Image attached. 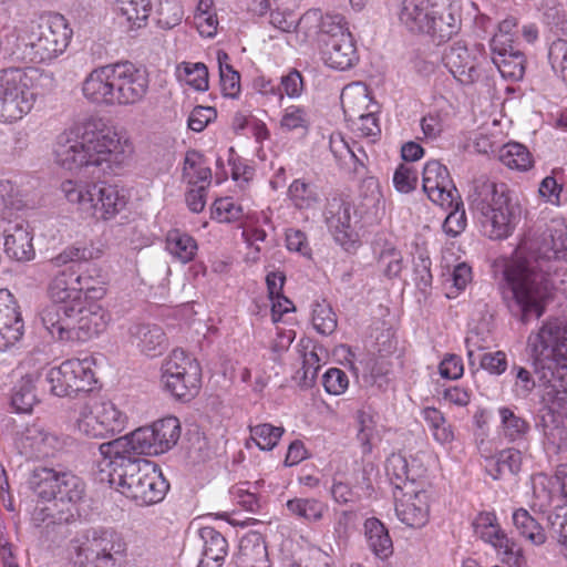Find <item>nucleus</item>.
I'll return each instance as SVG.
<instances>
[{"label":"nucleus","instance_id":"obj_1","mask_svg":"<svg viewBox=\"0 0 567 567\" xmlns=\"http://www.w3.org/2000/svg\"><path fill=\"white\" fill-rule=\"evenodd\" d=\"M567 261V234L550 236L538 255L508 260L503 270L504 299L512 315L524 323L538 319L544 312L543 300L549 290L567 285V271L557 261ZM567 291V287L561 288Z\"/></svg>","mask_w":567,"mask_h":567},{"label":"nucleus","instance_id":"obj_2","mask_svg":"<svg viewBox=\"0 0 567 567\" xmlns=\"http://www.w3.org/2000/svg\"><path fill=\"white\" fill-rule=\"evenodd\" d=\"M133 151L132 143L101 118L89 117L58 135L54 155L56 163L69 171L92 166L104 174H116Z\"/></svg>","mask_w":567,"mask_h":567},{"label":"nucleus","instance_id":"obj_3","mask_svg":"<svg viewBox=\"0 0 567 567\" xmlns=\"http://www.w3.org/2000/svg\"><path fill=\"white\" fill-rule=\"evenodd\" d=\"M29 484L39 497L53 501L49 506L35 508L34 526L43 527L48 536L55 533L50 538L52 542L64 538L65 526L74 520V506L84 497V482L72 472L39 466L33 470Z\"/></svg>","mask_w":567,"mask_h":567},{"label":"nucleus","instance_id":"obj_4","mask_svg":"<svg viewBox=\"0 0 567 567\" xmlns=\"http://www.w3.org/2000/svg\"><path fill=\"white\" fill-rule=\"evenodd\" d=\"M467 203L491 239L507 238L520 215V205L509 187L487 176L472 182Z\"/></svg>","mask_w":567,"mask_h":567},{"label":"nucleus","instance_id":"obj_5","mask_svg":"<svg viewBox=\"0 0 567 567\" xmlns=\"http://www.w3.org/2000/svg\"><path fill=\"white\" fill-rule=\"evenodd\" d=\"M112 487L137 505L148 506L165 497L169 484L157 466L145 458H106L99 462Z\"/></svg>","mask_w":567,"mask_h":567},{"label":"nucleus","instance_id":"obj_6","mask_svg":"<svg viewBox=\"0 0 567 567\" xmlns=\"http://www.w3.org/2000/svg\"><path fill=\"white\" fill-rule=\"evenodd\" d=\"M40 320L51 337L64 342H86L102 333L109 324V315L100 306L49 305L40 312Z\"/></svg>","mask_w":567,"mask_h":567},{"label":"nucleus","instance_id":"obj_7","mask_svg":"<svg viewBox=\"0 0 567 567\" xmlns=\"http://www.w3.org/2000/svg\"><path fill=\"white\" fill-rule=\"evenodd\" d=\"M540 382H567V322L549 319L529 337Z\"/></svg>","mask_w":567,"mask_h":567},{"label":"nucleus","instance_id":"obj_8","mask_svg":"<svg viewBox=\"0 0 567 567\" xmlns=\"http://www.w3.org/2000/svg\"><path fill=\"white\" fill-rule=\"evenodd\" d=\"M72 34L73 31L62 14L42 17L20 37L21 59L31 63L49 62L66 50Z\"/></svg>","mask_w":567,"mask_h":567},{"label":"nucleus","instance_id":"obj_9","mask_svg":"<svg viewBox=\"0 0 567 567\" xmlns=\"http://www.w3.org/2000/svg\"><path fill=\"white\" fill-rule=\"evenodd\" d=\"M74 565L80 567H116L126 553V543L112 528L90 527L76 533L71 540Z\"/></svg>","mask_w":567,"mask_h":567},{"label":"nucleus","instance_id":"obj_10","mask_svg":"<svg viewBox=\"0 0 567 567\" xmlns=\"http://www.w3.org/2000/svg\"><path fill=\"white\" fill-rule=\"evenodd\" d=\"M61 190L69 203L78 205L87 216L110 219L126 205L115 186L99 183H82L72 179L61 184Z\"/></svg>","mask_w":567,"mask_h":567},{"label":"nucleus","instance_id":"obj_11","mask_svg":"<svg viewBox=\"0 0 567 567\" xmlns=\"http://www.w3.org/2000/svg\"><path fill=\"white\" fill-rule=\"evenodd\" d=\"M35 101L32 79L25 70H0V123L12 124L22 120L31 112Z\"/></svg>","mask_w":567,"mask_h":567},{"label":"nucleus","instance_id":"obj_12","mask_svg":"<svg viewBox=\"0 0 567 567\" xmlns=\"http://www.w3.org/2000/svg\"><path fill=\"white\" fill-rule=\"evenodd\" d=\"M161 371V382L174 398L189 401L197 394L202 380L200 367L184 350H173L164 360Z\"/></svg>","mask_w":567,"mask_h":567},{"label":"nucleus","instance_id":"obj_13","mask_svg":"<svg viewBox=\"0 0 567 567\" xmlns=\"http://www.w3.org/2000/svg\"><path fill=\"white\" fill-rule=\"evenodd\" d=\"M118 62L93 69L82 82V94L91 103L121 106Z\"/></svg>","mask_w":567,"mask_h":567},{"label":"nucleus","instance_id":"obj_14","mask_svg":"<svg viewBox=\"0 0 567 567\" xmlns=\"http://www.w3.org/2000/svg\"><path fill=\"white\" fill-rule=\"evenodd\" d=\"M102 460L141 458L140 455H157V443L151 426L140 427L131 434L102 443L99 446Z\"/></svg>","mask_w":567,"mask_h":567},{"label":"nucleus","instance_id":"obj_15","mask_svg":"<svg viewBox=\"0 0 567 567\" xmlns=\"http://www.w3.org/2000/svg\"><path fill=\"white\" fill-rule=\"evenodd\" d=\"M399 519L412 528H421L430 518V494L422 484H408V489L393 492Z\"/></svg>","mask_w":567,"mask_h":567},{"label":"nucleus","instance_id":"obj_16","mask_svg":"<svg viewBox=\"0 0 567 567\" xmlns=\"http://www.w3.org/2000/svg\"><path fill=\"white\" fill-rule=\"evenodd\" d=\"M483 56V44L468 49L465 43L457 41L444 50L442 61L455 79L463 84H471L480 76L477 68Z\"/></svg>","mask_w":567,"mask_h":567},{"label":"nucleus","instance_id":"obj_17","mask_svg":"<svg viewBox=\"0 0 567 567\" xmlns=\"http://www.w3.org/2000/svg\"><path fill=\"white\" fill-rule=\"evenodd\" d=\"M423 190L430 200L440 206H451L458 198L447 168L437 161H430L423 168Z\"/></svg>","mask_w":567,"mask_h":567},{"label":"nucleus","instance_id":"obj_18","mask_svg":"<svg viewBox=\"0 0 567 567\" xmlns=\"http://www.w3.org/2000/svg\"><path fill=\"white\" fill-rule=\"evenodd\" d=\"M21 453L28 457L44 458L55 454L63 446L62 439L41 424L25 427L19 437Z\"/></svg>","mask_w":567,"mask_h":567},{"label":"nucleus","instance_id":"obj_19","mask_svg":"<svg viewBox=\"0 0 567 567\" xmlns=\"http://www.w3.org/2000/svg\"><path fill=\"white\" fill-rule=\"evenodd\" d=\"M321 56L326 65L344 71L354 66L359 55L351 33L334 34L322 39Z\"/></svg>","mask_w":567,"mask_h":567},{"label":"nucleus","instance_id":"obj_20","mask_svg":"<svg viewBox=\"0 0 567 567\" xmlns=\"http://www.w3.org/2000/svg\"><path fill=\"white\" fill-rule=\"evenodd\" d=\"M82 281V274H78L73 267L52 272L47 286V296L51 305H79Z\"/></svg>","mask_w":567,"mask_h":567},{"label":"nucleus","instance_id":"obj_21","mask_svg":"<svg viewBox=\"0 0 567 567\" xmlns=\"http://www.w3.org/2000/svg\"><path fill=\"white\" fill-rule=\"evenodd\" d=\"M118 82L121 106H132L141 103L148 92L147 73L130 61L118 62Z\"/></svg>","mask_w":567,"mask_h":567},{"label":"nucleus","instance_id":"obj_22","mask_svg":"<svg viewBox=\"0 0 567 567\" xmlns=\"http://www.w3.org/2000/svg\"><path fill=\"white\" fill-rule=\"evenodd\" d=\"M23 327L13 295L7 289H0V350H6L19 341Z\"/></svg>","mask_w":567,"mask_h":567},{"label":"nucleus","instance_id":"obj_23","mask_svg":"<svg viewBox=\"0 0 567 567\" xmlns=\"http://www.w3.org/2000/svg\"><path fill=\"white\" fill-rule=\"evenodd\" d=\"M429 28L423 31L439 41L451 39L461 29V8L456 2L446 7L433 6Z\"/></svg>","mask_w":567,"mask_h":567},{"label":"nucleus","instance_id":"obj_24","mask_svg":"<svg viewBox=\"0 0 567 567\" xmlns=\"http://www.w3.org/2000/svg\"><path fill=\"white\" fill-rule=\"evenodd\" d=\"M542 383L545 386V399L549 405L540 410L536 427L547 436L551 424L555 423V414L567 419V382Z\"/></svg>","mask_w":567,"mask_h":567},{"label":"nucleus","instance_id":"obj_25","mask_svg":"<svg viewBox=\"0 0 567 567\" xmlns=\"http://www.w3.org/2000/svg\"><path fill=\"white\" fill-rule=\"evenodd\" d=\"M4 252L17 261H29L34 258L32 234L29 226L16 224L4 230Z\"/></svg>","mask_w":567,"mask_h":567},{"label":"nucleus","instance_id":"obj_26","mask_svg":"<svg viewBox=\"0 0 567 567\" xmlns=\"http://www.w3.org/2000/svg\"><path fill=\"white\" fill-rule=\"evenodd\" d=\"M132 343L150 357L162 354L166 348L163 329L155 323H135L130 328Z\"/></svg>","mask_w":567,"mask_h":567},{"label":"nucleus","instance_id":"obj_27","mask_svg":"<svg viewBox=\"0 0 567 567\" xmlns=\"http://www.w3.org/2000/svg\"><path fill=\"white\" fill-rule=\"evenodd\" d=\"M199 538L203 543L199 567H221L228 549L226 538L210 526L199 529Z\"/></svg>","mask_w":567,"mask_h":567},{"label":"nucleus","instance_id":"obj_28","mask_svg":"<svg viewBox=\"0 0 567 567\" xmlns=\"http://www.w3.org/2000/svg\"><path fill=\"white\" fill-rule=\"evenodd\" d=\"M351 204L342 198L333 197L326 208V219L329 228L333 231L334 238L341 245L350 238L352 215Z\"/></svg>","mask_w":567,"mask_h":567},{"label":"nucleus","instance_id":"obj_29","mask_svg":"<svg viewBox=\"0 0 567 567\" xmlns=\"http://www.w3.org/2000/svg\"><path fill=\"white\" fill-rule=\"evenodd\" d=\"M434 0H403L399 19L411 32L423 33L429 28V18Z\"/></svg>","mask_w":567,"mask_h":567},{"label":"nucleus","instance_id":"obj_30","mask_svg":"<svg viewBox=\"0 0 567 567\" xmlns=\"http://www.w3.org/2000/svg\"><path fill=\"white\" fill-rule=\"evenodd\" d=\"M385 471L393 492L400 493L408 489V484H422L416 478L421 475L420 468L410 466L402 454H391L385 463Z\"/></svg>","mask_w":567,"mask_h":567},{"label":"nucleus","instance_id":"obj_31","mask_svg":"<svg viewBox=\"0 0 567 567\" xmlns=\"http://www.w3.org/2000/svg\"><path fill=\"white\" fill-rule=\"evenodd\" d=\"M502 47L499 50L492 51V62L497 68L504 79L519 81L525 73V58L519 51H514L512 47Z\"/></svg>","mask_w":567,"mask_h":567},{"label":"nucleus","instance_id":"obj_32","mask_svg":"<svg viewBox=\"0 0 567 567\" xmlns=\"http://www.w3.org/2000/svg\"><path fill=\"white\" fill-rule=\"evenodd\" d=\"M66 368V373L72 380L73 393L89 392L93 390L96 383L95 373L92 369L94 365V359L92 357H85L84 359H69L63 361Z\"/></svg>","mask_w":567,"mask_h":567},{"label":"nucleus","instance_id":"obj_33","mask_svg":"<svg viewBox=\"0 0 567 567\" xmlns=\"http://www.w3.org/2000/svg\"><path fill=\"white\" fill-rule=\"evenodd\" d=\"M474 533L485 543L495 548L508 551V538L502 532L496 515L492 512H481L472 523Z\"/></svg>","mask_w":567,"mask_h":567},{"label":"nucleus","instance_id":"obj_34","mask_svg":"<svg viewBox=\"0 0 567 567\" xmlns=\"http://www.w3.org/2000/svg\"><path fill=\"white\" fill-rule=\"evenodd\" d=\"M364 535L369 549L380 559H385L393 553V543L386 527L375 517L364 522Z\"/></svg>","mask_w":567,"mask_h":567},{"label":"nucleus","instance_id":"obj_35","mask_svg":"<svg viewBox=\"0 0 567 567\" xmlns=\"http://www.w3.org/2000/svg\"><path fill=\"white\" fill-rule=\"evenodd\" d=\"M381 202L382 194L378 179L374 177L363 179L360 185L359 203L354 216L359 215L371 220L375 219L382 209Z\"/></svg>","mask_w":567,"mask_h":567},{"label":"nucleus","instance_id":"obj_36","mask_svg":"<svg viewBox=\"0 0 567 567\" xmlns=\"http://www.w3.org/2000/svg\"><path fill=\"white\" fill-rule=\"evenodd\" d=\"M522 467V453L516 449H505L486 461L485 470L494 478L515 475Z\"/></svg>","mask_w":567,"mask_h":567},{"label":"nucleus","instance_id":"obj_37","mask_svg":"<svg viewBox=\"0 0 567 567\" xmlns=\"http://www.w3.org/2000/svg\"><path fill=\"white\" fill-rule=\"evenodd\" d=\"M501 420V432L503 436L509 442H517L524 440L530 430L529 423L514 409L502 406L498 409Z\"/></svg>","mask_w":567,"mask_h":567},{"label":"nucleus","instance_id":"obj_38","mask_svg":"<svg viewBox=\"0 0 567 567\" xmlns=\"http://www.w3.org/2000/svg\"><path fill=\"white\" fill-rule=\"evenodd\" d=\"M166 249L174 258L186 264L194 259L197 243L190 235L178 229H172L166 236Z\"/></svg>","mask_w":567,"mask_h":567},{"label":"nucleus","instance_id":"obj_39","mask_svg":"<svg viewBox=\"0 0 567 567\" xmlns=\"http://www.w3.org/2000/svg\"><path fill=\"white\" fill-rule=\"evenodd\" d=\"M159 454L169 451L179 440L181 423L175 416H166L152 424Z\"/></svg>","mask_w":567,"mask_h":567},{"label":"nucleus","instance_id":"obj_40","mask_svg":"<svg viewBox=\"0 0 567 567\" xmlns=\"http://www.w3.org/2000/svg\"><path fill=\"white\" fill-rule=\"evenodd\" d=\"M93 258V251L84 246L71 245L58 255L51 257L44 264L47 270L54 272L59 269L73 267L76 262L87 261Z\"/></svg>","mask_w":567,"mask_h":567},{"label":"nucleus","instance_id":"obj_41","mask_svg":"<svg viewBox=\"0 0 567 567\" xmlns=\"http://www.w3.org/2000/svg\"><path fill=\"white\" fill-rule=\"evenodd\" d=\"M97 419L107 430L110 436L125 429L127 417L111 401H99L91 404Z\"/></svg>","mask_w":567,"mask_h":567},{"label":"nucleus","instance_id":"obj_42","mask_svg":"<svg viewBox=\"0 0 567 567\" xmlns=\"http://www.w3.org/2000/svg\"><path fill=\"white\" fill-rule=\"evenodd\" d=\"M286 506L292 515L309 523L321 520L328 511V505L317 498H292L287 502Z\"/></svg>","mask_w":567,"mask_h":567},{"label":"nucleus","instance_id":"obj_43","mask_svg":"<svg viewBox=\"0 0 567 567\" xmlns=\"http://www.w3.org/2000/svg\"><path fill=\"white\" fill-rule=\"evenodd\" d=\"M116 11L126 19L132 27L145 25L151 11V0H114Z\"/></svg>","mask_w":567,"mask_h":567},{"label":"nucleus","instance_id":"obj_44","mask_svg":"<svg viewBox=\"0 0 567 567\" xmlns=\"http://www.w3.org/2000/svg\"><path fill=\"white\" fill-rule=\"evenodd\" d=\"M499 161L507 167L528 171L533 166L532 154L523 144L511 142L499 150Z\"/></svg>","mask_w":567,"mask_h":567},{"label":"nucleus","instance_id":"obj_45","mask_svg":"<svg viewBox=\"0 0 567 567\" xmlns=\"http://www.w3.org/2000/svg\"><path fill=\"white\" fill-rule=\"evenodd\" d=\"M513 523L519 534L534 545H542L546 535L538 522L525 509L518 508L513 513Z\"/></svg>","mask_w":567,"mask_h":567},{"label":"nucleus","instance_id":"obj_46","mask_svg":"<svg viewBox=\"0 0 567 567\" xmlns=\"http://www.w3.org/2000/svg\"><path fill=\"white\" fill-rule=\"evenodd\" d=\"M183 178L190 185L199 182L210 183L212 171L205 165L204 157L197 151H188L184 159Z\"/></svg>","mask_w":567,"mask_h":567},{"label":"nucleus","instance_id":"obj_47","mask_svg":"<svg viewBox=\"0 0 567 567\" xmlns=\"http://www.w3.org/2000/svg\"><path fill=\"white\" fill-rule=\"evenodd\" d=\"M78 431L90 439H104L110 436L107 430L97 419L91 404L82 406L76 422Z\"/></svg>","mask_w":567,"mask_h":567},{"label":"nucleus","instance_id":"obj_48","mask_svg":"<svg viewBox=\"0 0 567 567\" xmlns=\"http://www.w3.org/2000/svg\"><path fill=\"white\" fill-rule=\"evenodd\" d=\"M288 193L293 205L299 209H308L319 200L317 187L302 179L293 181L289 186Z\"/></svg>","mask_w":567,"mask_h":567},{"label":"nucleus","instance_id":"obj_49","mask_svg":"<svg viewBox=\"0 0 567 567\" xmlns=\"http://www.w3.org/2000/svg\"><path fill=\"white\" fill-rule=\"evenodd\" d=\"M34 384L31 377L22 379L11 396V406L17 413H30L37 403Z\"/></svg>","mask_w":567,"mask_h":567},{"label":"nucleus","instance_id":"obj_50","mask_svg":"<svg viewBox=\"0 0 567 567\" xmlns=\"http://www.w3.org/2000/svg\"><path fill=\"white\" fill-rule=\"evenodd\" d=\"M250 439L262 451H271L279 442L285 430L282 426H275L269 423H262L249 426Z\"/></svg>","mask_w":567,"mask_h":567},{"label":"nucleus","instance_id":"obj_51","mask_svg":"<svg viewBox=\"0 0 567 567\" xmlns=\"http://www.w3.org/2000/svg\"><path fill=\"white\" fill-rule=\"evenodd\" d=\"M184 10L178 0H161L156 10V23L159 28L169 30L178 25Z\"/></svg>","mask_w":567,"mask_h":567},{"label":"nucleus","instance_id":"obj_52","mask_svg":"<svg viewBox=\"0 0 567 567\" xmlns=\"http://www.w3.org/2000/svg\"><path fill=\"white\" fill-rule=\"evenodd\" d=\"M319 369L318 354L315 351L305 352L302 367L296 371L292 378L300 388L309 389L315 384Z\"/></svg>","mask_w":567,"mask_h":567},{"label":"nucleus","instance_id":"obj_53","mask_svg":"<svg viewBox=\"0 0 567 567\" xmlns=\"http://www.w3.org/2000/svg\"><path fill=\"white\" fill-rule=\"evenodd\" d=\"M313 328L323 336H329L337 328V316L332 308L323 302H316L312 308Z\"/></svg>","mask_w":567,"mask_h":567},{"label":"nucleus","instance_id":"obj_54","mask_svg":"<svg viewBox=\"0 0 567 567\" xmlns=\"http://www.w3.org/2000/svg\"><path fill=\"white\" fill-rule=\"evenodd\" d=\"M442 207L445 209H451V212L449 213L444 220L443 229L447 235L456 237L466 227V215L463 207L461 195L458 194V198L455 199L451 206Z\"/></svg>","mask_w":567,"mask_h":567},{"label":"nucleus","instance_id":"obj_55","mask_svg":"<svg viewBox=\"0 0 567 567\" xmlns=\"http://www.w3.org/2000/svg\"><path fill=\"white\" fill-rule=\"evenodd\" d=\"M402 261V254L391 244H385L379 252V267L389 278L399 276L403 268Z\"/></svg>","mask_w":567,"mask_h":567},{"label":"nucleus","instance_id":"obj_56","mask_svg":"<svg viewBox=\"0 0 567 567\" xmlns=\"http://www.w3.org/2000/svg\"><path fill=\"white\" fill-rule=\"evenodd\" d=\"M45 380L50 384V390L54 395L68 396L74 394L73 385L71 384L72 380L69 378L63 362L59 367L50 369Z\"/></svg>","mask_w":567,"mask_h":567},{"label":"nucleus","instance_id":"obj_57","mask_svg":"<svg viewBox=\"0 0 567 567\" xmlns=\"http://www.w3.org/2000/svg\"><path fill=\"white\" fill-rule=\"evenodd\" d=\"M548 61L551 69L558 73L567 84V40L557 39L548 48Z\"/></svg>","mask_w":567,"mask_h":567},{"label":"nucleus","instance_id":"obj_58","mask_svg":"<svg viewBox=\"0 0 567 567\" xmlns=\"http://www.w3.org/2000/svg\"><path fill=\"white\" fill-rule=\"evenodd\" d=\"M514 377L513 392L516 398L526 399L534 391L536 381L529 370L514 364L511 369Z\"/></svg>","mask_w":567,"mask_h":567},{"label":"nucleus","instance_id":"obj_59","mask_svg":"<svg viewBox=\"0 0 567 567\" xmlns=\"http://www.w3.org/2000/svg\"><path fill=\"white\" fill-rule=\"evenodd\" d=\"M22 199L18 187L10 181H0V213L6 215L22 207Z\"/></svg>","mask_w":567,"mask_h":567},{"label":"nucleus","instance_id":"obj_60","mask_svg":"<svg viewBox=\"0 0 567 567\" xmlns=\"http://www.w3.org/2000/svg\"><path fill=\"white\" fill-rule=\"evenodd\" d=\"M322 384L327 393L340 395L348 389L349 378L343 370L339 368H330L322 375Z\"/></svg>","mask_w":567,"mask_h":567},{"label":"nucleus","instance_id":"obj_61","mask_svg":"<svg viewBox=\"0 0 567 567\" xmlns=\"http://www.w3.org/2000/svg\"><path fill=\"white\" fill-rule=\"evenodd\" d=\"M357 420L359 423L358 440L363 453H370L372 450L371 441L375 432L373 417L365 411H359Z\"/></svg>","mask_w":567,"mask_h":567},{"label":"nucleus","instance_id":"obj_62","mask_svg":"<svg viewBox=\"0 0 567 567\" xmlns=\"http://www.w3.org/2000/svg\"><path fill=\"white\" fill-rule=\"evenodd\" d=\"M309 120L305 109L291 105L288 106L280 121L281 128L292 131L297 128H307Z\"/></svg>","mask_w":567,"mask_h":567},{"label":"nucleus","instance_id":"obj_63","mask_svg":"<svg viewBox=\"0 0 567 567\" xmlns=\"http://www.w3.org/2000/svg\"><path fill=\"white\" fill-rule=\"evenodd\" d=\"M186 83L197 91L208 89V69L204 63H187L185 65Z\"/></svg>","mask_w":567,"mask_h":567},{"label":"nucleus","instance_id":"obj_64","mask_svg":"<svg viewBox=\"0 0 567 567\" xmlns=\"http://www.w3.org/2000/svg\"><path fill=\"white\" fill-rule=\"evenodd\" d=\"M480 367L491 374L501 375L508 367L506 353L503 351L485 352L480 358Z\"/></svg>","mask_w":567,"mask_h":567}]
</instances>
